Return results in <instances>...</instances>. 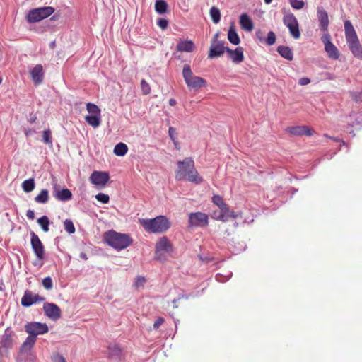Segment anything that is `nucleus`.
Segmentation results:
<instances>
[{
	"label": "nucleus",
	"instance_id": "23",
	"mask_svg": "<svg viewBox=\"0 0 362 362\" xmlns=\"http://www.w3.org/2000/svg\"><path fill=\"white\" fill-rule=\"evenodd\" d=\"M344 30L346 42L358 39L354 28L349 20L344 21Z\"/></svg>",
	"mask_w": 362,
	"mask_h": 362
},
{
	"label": "nucleus",
	"instance_id": "31",
	"mask_svg": "<svg viewBox=\"0 0 362 362\" xmlns=\"http://www.w3.org/2000/svg\"><path fill=\"white\" fill-rule=\"evenodd\" d=\"M49 198L48 189H43L40 191V194L34 198V200L37 204H46L48 202Z\"/></svg>",
	"mask_w": 362,
	"mask_h": 362
},
{
	"label": "nucleus",
	"instance_id": "43",
	"mask_svg": "<svg viewBox=\"0 0 362 362\" xmlns=\"http://www.w3.org/2000/svg\"><path fill=\"white\" fill-rule=\"evenodd\" d=\"M291 7L296 10L302 9L304 7L305 3L302 0H289Z\"/></svg>",
	"mask_w": 362,
	"mask_h": 362
},
{
	"label": "nucleus",
	"instance_id": "49",
	"mask_svg": "<svg viewBox=\"0 0 362 362\" xmlns=\"http://www.w3.org/2000/svg\"><path fill=\"white\" fill-rule=\"evenodd\" d=\"M157 24L162 30H165L168 25V21L165 18H159Z\"/></svg>",
	"mask_w": 362,
	"mask_h": 362
},
{
	"label": "nucleus",
	"instance_id": "29",
	"mask_svg": "<svg viewBox=\"0 0 362 362\" xmlns=\"http://www.w3.org/2000/svg\"><path fill=\"white\" fill-rule=\"evenodd\" d=\"M276 51L284 59L291 61L293 59V53L292 49L288 46L280 45L277 47Z\"/></svg>",
	"mask_w": 362,
	"mask_h": 362
},
{
	"label": "nucleus",
	"instance_id": "21",
	"mask_svg": "<svg viewBox=\"0 0 362 362\" xmlns=\"http://www.w3.org/2000/svg\"><path fill=\"white\" fill-rule=\"evenodd\" d=\"M31 78L35 85L40 84L44 78L43 67L41 64L35 65L30 71Z\"/></svg>",
	"mask_w": 362,
	"mask_h": 362
},
{
	"label": "nucleus",
	"instance_id": "33",
	"mask_svg": "<svg viewBox=\"0 0 362 362\" xmlns=\"http://www.w3.org/2000/svg\"><path fill=\"white\" fill-rule=\"evenodd\" d=\"M128 151V147L124 143H118L115 145L113 152L117 156H124Z\"/></svg>",
	"mask_w": 362,
	"mask_h": 362
},
{
	"label": "nucleus",
	"instance_id": "56",
	"mask_svg": "<svg viewBox=\"0 0 362 362\" xmlns=\"http://www.w3.org/2000/svg\"><path fill=\"white\" fill-rule=\"evenodd\" d=\"M26 216L28 219L33 220L35 218V212L33 210L29 209L26 212Z\"/></svg>",
	"mask_w": 362,
	"mask_h": 362
},
{
	"label": "nucleus",
	"instance_id": "25",
	"mask_svg": "<svg viewBox=\"0 0 362 362\" xmlns=\"http://www.w3.org/2000/svg\"><path fill=\"white\" fill-rule=\"evenodd\" d=\"M107 355L110 359H120L122 349L117 344H110L107 346Z\"/></svg>",
	"mask_w": 362,
	"mask_h": 362
},
{
	"label": "nucleus",
	"instance_id": "13",
	"mask_svg": "<svg viewBox=\"0 0 362 362\" xmlns=\"http://www.w3.org/2000/svg\"><path fill=\"white\" fill-rule=\"evenodd\" d=\"M90 181L96 186H105L110 180V174L106 171L94 170L90 176Z\"/></svg>",
	"mask_w": 362,
	"mask_h": 362
},
{
	"label": "nucleus",
	"instance_id": "37",
	"mask_svg": "<svg viewBox=\"0 0 362 362\" xmlns=\"http://www.w3.org/2000/svg\"><path fill=\"white\" fill-rule=\"evenodd\" d=\"M42 141L45 144L49 145V146H52V133L49 129H45L42 132Z\"/></svg>",
	"mask_w": 362,
	"mask_h": 362
},
{
	"label": "nucleus",
	"instance_id": "2",
	"mask_svg": "<svg viewBox=\"0 0 362 362\" xmlns=\"http://www.w3.org/2000/svg\"><path fill=\"white\" fill-rule=\"evenodd\" d=\"M139 223L144 230L150 233H163L170 227V223L165 216L139 219Z\"/></svg>",
	"mask_w": 362,
	"mask_h": 362
},
{
	"label": "nucleus",
	"instance_id": "26",
	"mask_svg": "<svg viewBox=\"0 0 362 362\" xmlns=\"http://www.w3.org/2000/svg\"><path fill=\"white\" fill-rule=\"evenodd\" d=\"M195 48L192 40H180L177 45L176 49L178 52H192Z\"/></svg>",
	"mask_w": 362,
	"mask_h": 362
},
{
	"label": "nucleus",
	"instance_id": "14",
	"mask_svg": "<svg viewBox=\"0 0 362 362\" xmlns=\"http://www.w3.org/2000/svg\"><path fill=\"white\" fill-rule=\"evenodd\" d=\"M45 298L38 294H34L31 291L26 290L21 298V305L23 307H30L37 302H43Z\"/></svg>",
	"mask_w": 362,
	"mask_h": 362
},
{
	"label": "nucleus",
	"instance_id": "34",
	"mask_svg": "<svg viewBox=\"0 0 362 362\" xmlns=\"http://www.w3.org/2000/svg\"><path fill=\"white\" fill-rule=\"evenodd\" d=\"M155 10L159 14H163L167 12L168 4L165 0H156L155 3Z\"/></svg>",
	"mask_w": 362,
	"mask_h": 362
},
{
	"label": "nucleus",
	"instance_id": "19",
	"mask_svg": "<svg viewBox=\"0 0 362 362\" xmlns=\"http://www.w3.org/2000/svg\"><path fill=\"white\" fill-rule=\"evenodd\" d=\"M227 54L234 64H238L244 60V49L242 47H238L235 49L227 48Z\"/></svg>",
	"mask_w": 362,
	"mask_h": 362
},
{
	"label": "nucleus",
	"instance_id": "10",
	"mask_svg": "<svg viewBox=\"0 0 362 362\" xmlns=\"http://www.w3.org/2000/svg\"><path fill=\"white\" fill-rule=\"evenodd\" d=\"M36 341L29 337H27L25 340L19 347L18 355L16 358L17 362H23L25 357L30 355L31 351L34 347Z\"/></svg>",
	"mask_w": 362,
	"mask_h": 362
},
{
	"label": "nucleus",
	"instance_id": "32",
	"mask_svg": "<svg viewBox=\"0 0 362 362\" xmlns=\"http://www.w3.org/2000/svg\"><path fill=\"white\" fill-rule=\"evenodd\" d=\"M21 187L25 192H31L33 190H34L35 187V182L34 178H29L24 180L21 185Z\"/></svg>",
	"mask_w": 362,
	"mask_h": 362
},
{
	"label": "nucleus",
	"instance_id": "50",
	"mask_svg": "<svg viewBox=\"0 0 362 362\" xmlns=\"http://www.w3.org/2000/svg\"><path fill=\"white\" fill-rule=\"evenodd\" d=\"M255 37L260 42H264V40H265L264 32L262 31V30L259 29V30H256Z\"/></svg>",
	"mask_w": 362,
	"mask_h": 362
},
{
	"label": "nucleus",
	"instance_id": "58",
	"mask_svg": "<svg viewBox=\"0 0 362 362\" xmlns=\"http://www.w3.org/2000/svg\"><path fill=\"white\" fill-rule=\"evenodd\" d=\"M352 126H360L362 127V122H361L358 119H356L353 122Z\"/></svg>",
	"mask_w": 362,
	"mask_h": 362
},
{
	"label": "nucleus",
	"instance_id": "30",
	"mask_svg": "<svg viewBox=\"0 0 362 362\" xmlns=\"http://www.w3.org/2000/svg\"><path fill=\"white\" fill-rule=\"evenodd\" d=\"M85 120L89 125H90L93 128H97L100 125L101 123V115H88L85 117Z\"/></svg>",
	"mask_w": 362,
	"mask_h": 362
},
{
	"label": "nucleus",
	"instance_id": "60",
	"mask_svg": "<svg viewBox=\"0 0 362 362\" xmlns=\"http://www.w3.org/2000/svg\"><path fill=\"white\" fill-rule=\"evenodd\" d=\"M37 119V117L35 115H30V119H29V122L30 123H34Z\"/></svg>",
	"mask_w": 362,
	"mask_h": 362
},
{
	"label": "nucleus",
	"instance_id": "47",
	"mask_svg": "<svg viewBox=\"0 0 362 362\" xmlns=\"http://www.w3.org/2000/svg\"><path fill=\"white\" fill-rule=\"evenodd\" d=\"M351 96L356 103H362V91L351 92Z\"/></svg>",
	"mask_w": 362,
	"mask_h": 362
},
{
	"label": "nucleus",
	"instance_id": "38",
	"mask_svg": "<svg viewBox=\"0 0 362 362\" xmlns=\"http://www.w3.org/2000/svg\"><path fill=\"white\" fill-rule=\"evenodd\" d=\"M86 110L90 115H100V110L95 104L88 103Z\"/></svg>",
	"mask_w": 362,
	"mask_h": 362
},
{
	"label": "nucleus",
	"instance_id": "16",
	"mask_svg": "<svg viewBox=\"0 0 362 362\" xmlns=\"http://www.w3.org/2000/svg\"><path fill=\"white\" fill-rule=\"evenodd\" d=\"M189 225L190 226H206L208 225V216L202 212L191 213L189 215Z\"/></svg>",
	"mask_w": 362,
	"mask_h": 362
},
{
	"label": "nucleus",
	"instance_id": "44",
	"mask_svg": "<svg viewBox=\"0 0 362 362\" xmlns=\"http://www.w3.org/2000/svg\"><path fill=\"white\" fill-rule=\"evenodd\" d=\"M42 284L46 290H51L53 287L52 278L50 276L44 278L42 281Z\"/></svg>",
	"mask_w": 362,
	"mask_h": 362
},
{
	"label": "nucleus",
	"instance_id": "64",
	"mask_svg": "<svg viewBox=\"0 0 362 362\" xmlns=\"http://www.w3.org/2000/svg\"><path fill=\"white\" fill-rule=\"evenodd\" d=\"M221 278H222V275H221V274H216V279L218 281H222Z\"/></svg>",
	"mask_w": 362,
	"mask_h": 362
},
{
	"label": "nucleus",
	"instance_id": "5",
	"mask_svg": "<svg viewBox=\"0 0 362 362\" xmlns=\"http://www.w3.org/2000/svg\"><path fill=\"white\" fill-rule=\"evenodd\" d=\"M54 12V8L51 6H44L31 9L26 16V20L30 23L39 22Z\"/></svg>",
	"mask_w": 362,
	"mask_h": 362
},
{
	"label": "nucleus",
	"instance_id": "45",
	"mask_svg": "<svg viewBox=\"0 0 362 362\" xmlns=\"http://www.w3.org/2000/svg\"><path fill=\"white\" fill-rule=\"evenodd\" d=\"M95 199L103 204H107L110 201L109 196L103 193H98V194H96Z\"/></svg>",
	"mask_w": 362,
	"mask_h": 362
},
{
	"label": "nucleus",
	"instance_id": "28",
	"mask_svg": "<svg viewBox=\"0 0 362 362\" xmlns=\"http://www.w3.org/2000/svg\"><path fill=\"white\" fill-rule=\"evenodd\" d=\"M228 40L229 42L234 45H238L240 42V39L238 35L233 23H231L230 26L228 31Z\"/></svg>",
	"mask_w": 362,
	"mask_h": 362
},
{
	"label": "nucleus",
	"instance_id": "4",
	"mask_svg": "<svg viewBox=\"0 0 362 362\" xmlns=\"http://www.w3.org/2000/svg\"><path fill=\"white\" fill-rule=\"evenodd\" d=\"M182 76L190 89L197 90L206 86V81L202 77L194 76L189 64H185L182 69Z\"/></svg>",
	"mask_w": 362,
	"mask_h": 362
},
{
	"label": "nucleus",
	"instance_id": "55",
	"mask_svg": "<svg viewBox=\"0 0 362 362\" xmlns=\"http://www.w3.org/2000/svg\"><path fill=\"white\" fill-rule=\"evenodd\" d=\"M310 83V79L308 77H303L299 79L298 84L300 86H305Z\"/></svg>",
	"mask_w": 362,
	"mask_h": 362
},
{
	"label": "nucleus",
	"instance_id": "36",
	"mask_svg": "<svg viewBox=\"0 0 362 362\" xmlns=\"http://www.w3.org/2000/svg\"><path fill=\"white\" fill-rule=\"evenodd\" d=\"M37 223L40 226L42 230L44 232H48L49 228V226L50 223L49 219L47 216H42L37 219Z\"/></svg>",
	"mask_w": 362,
	"mask_h": 362
},
{
	"label": "nucleus",
	"instance_id": "27",
	"mask_svg": "<svg viewBox=\"0 0 362 362\" xmlns=\"http://www.w3.org/2000/svg\"><path fill=\"white\" fill-rule=\"evenodd\" d=\"M72 193L69 189L54 190V197L59 201L66 202L72 198Z\"/></svg>",
	"mask_w": 362,
	"mask_h": 362
},
{
	"label": "nucleus",
	"instance_id": "39",
	"mask_svg": "<svg viewBox=\"0 0 362 362\" xmlns=\"http://www.w3.org/2000/svg\"><path fill=\"white\" fill-rule=\"evenodd\" d=\"M65 230L69 234H74L76 231L75 226L71 219H66L64 222Z\"/></svg>",
	"mask_w": 362,
	"mask_h": 362
},
{
	"label": "nucleus",
	"instance_id": "11",
	"mask_svg": "<svg viewBox=\"0 0 362 362\" xmlns=\"http://www.w3.org/2000/svg\"><path fill=\"white\" fill-rule=\"evenodd\" d=\"M321 40L325 45V50L328 57L332 59H338L339 52L337 47L331 42V36L329 33H325L321 37Z\"/></svg>",
	"mask_w": 362,
	"mask_h": 362
},
{
	"label": "nucleus",
	"instance_id": "54",
	"mask_svg": "<svg viewBox=\"0 0 362 362\" xmlns=\"http://www.w3.org/2000/svg\"><path fill=\"white\" fill-rule=\"evenodd\" d=\"M220 209H221L223 211V214L224 215V218L226 219V221H228L229 219V213H230V209H229L228 205L226 204L225 206L220 208Z\"/></svg>",
	"mask_w": 362,
	"mask_h": 362
},
{
	"label": "nucleus",
	"instance_id": "7",
	"mask_svg": "<svg viewBox=\"0 0 362 362\" xmlns=\"http://www.w3.org/2000/svg\"><path fill=\"white\" fill-rule=\"evenodd\" d=\"M16 332L10 327H7L0 337V346L6 353L12 349L16 343Z\"/></svg>",
	"mask_w": 362,
	"mask_h": 362
},
{
	"label": "nucleus",
	"instance_id": "18",
	"mask_svg": "<svg viewBox=\"0 0 362 362\" xmlns=\"http://www.w3.org/2000/svg\"><path fill=\"white\" fill-rule=\"evenodd\" d=\"M228 47L224 46V42L220 41L211 43L209 52V58L213 59L221 57L225 52L227 53Z\"/></svg>",
	"mask_w": 362,
	"mask_h": 362
},
{
	"label": "nucleus",
	"instance_id": "1",
	"mask_svg": "<svg viewBox=\"0 0 362 362\" xmlns=\"http://www.w3.org/2000/svg\"><path fill=\"white\" fill-rule=\"evenodd\" d=\"M177 165L176 180H185L194 184H200L203 182V177L196 170L192 158L187 157L183 160L177 161Z\"/></svg>",
	"mask_w": 362,
	"mask_h": 362
},
{
	"label": "nucleus",
	"instance_id": "63",
	"mask_svg": "<svg viewBox=\"0 0 362 362\" xmlns=\"http://www.w3.org/2000/svg\"><path fill=\"white\" fill-rule=\"evenodd\" d=\"M175 103H176V100L175 99H173V98L170 99V100H169L170 105L173 106V105H175Z\"/></svg>",
	"mask_w": 362,
	"mask_h": 362
},
{
	"label": "nucleus",
	"instance_id": "6",
	"mask_svg": "<svg viewBox=\"0 0 362 362\" xmlns=\"http://www.w3.org/2000/svg\"><path fill=\"white\" fill-rule=\"evenodd\" d=\"M25 331L28 334L29 337L37 339V336L47 333L49 327L46 323L40 322H27L25 326Z\"/></svg>",
	"mask_w": 362,
	"mask_h": 362
},
{
	"label": "nucleus",
	"instance_id": "35",
	"mask_svg": "<svg viewBox=\"0 0 362 362\" xmlns=\"http://www.w3.org/2000/svg\"><path fill=\"white\" fill-rule=\"evenodd\" d=\"M209 13H210L211 20L214 23H218L220 22L221 12H220V10L217 7L212 6L210 8Z\"/></svg>",
	"mask_w": 362,
	"mask_h": 362
},
{
	"label": "nucleus",
	"instance_id": "53",
	"mask_svg": "<svg viewBox=\"0 0 362 362\" xmlns=\"http://www.w3.org/2000/svg\"><path fill=\"white\" fill-rule=\"evenodd\" d=\"M52 359L53 362H66L64 357L59 354L54 355Z\"/></svg>",
	"mask_w": 362,
	"mask_h": 362
},
{
	"label": "nucleus",
	"instance_id": "52",
	"mask_svg": "<svg viewBox=\"0 0 362 362\" xmlns=\"http://www.w3.org/2000/svg\"><path fill=\"white\" fill-rule=\"evenodd\" d=\"M165 320L162 317H159L156 319V320L153 323V329H158L159 327L164 322Z\"/></svg>",
	"mask_w": 362,
	"mask_h": 362
},
{
	"label": "nucleus",
	"instance_id": "40",
	"mask_svg": "<svg viewBox=\"0 0 362 362\" xmlns=\"http://www.w3.org/2000/svg\"><path fill=\"white\" fill-rule=\"evenodd\" d=\"M212 202L216 205L219 209L225 206L227 204L225 203L222 197L218 194H214L212 197Z\"/></svg>",
	"mask_w": 362,
	"mask_h": 362
},
{
	"label": "nucleus",
	"instance_id": "48",
	"mask_svg": "<svg viewBox=\"0 0 362 362\" xmlns=\"http://www.w3.org/2000/svg\"><path fill=\"white\" fill-rule=\"evenodd\" d=\"M145 282V278L144 276H139L136 278L134 286L139 288L140 286H143Z\"/></svg>",
	"mask_w": 362,
	"mask_h": 362
},
{
	"label": "nucleus",
	"instance_id": "46",
	"mask_svg": "<svg viewBox=\"0 0 362 362\" xmlns=\"http://www.w3.org/2000/svg\"><path fill=\"white\" fill-rule=\"evenodd\" d=\"M141 88L144 95H148L151 92L150 86L144 79L141 81Z\"/></svg>",
	"mask_w": 362,
	"mask_h": 362
},
{
	"label": "nucleus",
	"instance_id": "24",
	"mask_svg": "<svg viewBox=\"0 0 362 362\" xmlns=\"http://www.w3.org/2000/svg\"><path fill=\"white\" fill-rule=\"evenodd\" d=\"M240 24L241 28L246 31H252L254 28V24L250 16L244 13L240 16Z\"/></svg>",
	"mask_w": 362,
	"mask_h": 362
},
{
	"label": "nucleus",
	"instance_id": "41",
	"mask_svg": "<svg viewBox=\"0 0 362 362\" xmlns=\"http://www.w3.org/2000/svg\"><path fill=\"white\" fill-rule=\"evenodd\" d=\"M211 216L215 220L226 222V219L224 218V215L223 214V211L220 209L219 210L214 211Z\"/></svg>",
	"mask_w": 362,
	"mask_h": 362
},
{
	"label": "nucleus",
	"instance_id": "20",
	"mask_svg": "<svg viewBox=\"0 0 362 362\" xmlns=\"http://www.w3.org/2000/svg\"><path fill=\"white\" fill-rule=\"evenodd\" d=\"M286 132L293 136H311L313 131L308 126L288 127L286 129Z\"/></svg>",
	"mask_w": 362,
	"mask_h": 362
},
{
	"label": "nucleus",
	"instance_id": "61",
	"mask_svg": "<svg viewBox=\"0 0 362 362\" xmlns=\"http://www.w3.org/2000/svg\"><path fill=\"white\" fill-rule=\"evenodd\" d=\"M180 299V298H175L173 300V308H176L177 306L176 305V303H177V301Z\"/></svg>",
	"mask_w": 362,
	"mask_h": 362
},
{
	"label": "nucleus",
	"instance_id": "51",
	"mask_svg": "<svg viewBox=\"0 0 362 362\" xmlns=\"http://www.w3.org/2000/svg\"><path fill=\"white\" fill-rule=\"evenodd\" d=\"M176 134V129L173 127H170L169 129H168V134H169V136L170 138L171 139V140L173 141V143L175 144H176V139H175V135Z\"/></svg>",
	"mask_w": 362,
	"mask_h": 362
},
{
	"label": "nucleus",
	"instance_id": "9",
	"mask_svg": "<svg viewBox=\"0 0 362 362\" xmlns=\"http://www.w3.org/2000/svg\"><path fill=\"white\" fill-rule=\"evenodd\" d=\"M283 23L288 28L291 35L294 39L300 38L299 25L297 18L293 13H290L285 15L283 18Z\"/></svg>",
	"mask_w": 362,
	"mask_h": 362
},
{
	"label": "nucleus",
	"instance_id": "8",
	"mask_svg": "<svg viewBox=\"0 0 362 362\" xmlns=\"http://www.w3.org/2000/svg\"><path fill=\"white\" fill-rule=\"evenodd\" d=\"M173 251L172 244L166 236L160 238L156 244L155 247V258L158 260H165V257L163 252L171 253Z\"/></svg>",
	"mask_w": 362,
	"mask_h": 362
},
{
	"label": "nucleus",
	"instance_id": "12",
	"mask_svg": "<svg viewBox=\"0 0 362 362\" xmlns=\"http://www.w3.org/2000/svg\"><path fill=\"white\" fill-rule=\"evenodd\" d=\"M31 239L30 244L32 250L39 260H42L45 258V247L39 237L32 231L30 233Z\"/></svg>",
	"mask_w": 362,
	"mask_h": 362
},
{
	"label": "nucleus",
	"instance_id": "22",
	"mask_svg": "<svg viewBox=\"0 0 362 362\" xmlns=\"http://www.w3.org/2000/svg\"><path fill=\"white\" fill-rule=\"evenodd\" d=\"M349 47L352 52L353 55L362 60V46L360 44L359 40H354L347 42Z\"/></svg>",
	"mask_w": 362,
	"mask_h": 362
},
{
	"label": "nucleus",
	"instance_id": "42",
	"mask_svg": "<svg viewBox=\"0 0 362 362\" xmlns=\"http://www.w3.org/2000/svg\"><path fill=\"white\" fill-rule=\"evenodd\" d=\"M276 40L275 33L273 31H269L267 34V37H265L264 42L267 45H273Z\"/></svg>",
	"mask_w": 362,
	"mask_h": 362
},
{
	"label": "nucleus",
	"instance_id": "3",
	"mask_svg": "<svg viewBox=\"0 0 362 362\" xmlns=\"http://www.w3.org/2000/svg\"><path fill=\"white\" fill-rule=\"evenodd\" d=\"M103 239L105 243L117 250L127 248L133 242L129 235L117 233L112 230L105 232Z\"/></svg>",
	"mask_w": 362,
	"mask_h": 362
},
{
	"label": "nucleus",
	"instance_id": "17",
	"mask_svg": "<svg viewBox=\"0 0 362 362\" xmlns=\"http://www.w3.org/2000/svg\"><path fill=\"white\" fill-rule=\"evenodd\" d=\"M317 15L320 30L323 32V34L329 33L328 26L329 21L327 12L322 7H318Z\"/></svg>",
	"mask_w": 362,
	"mask_h": 362
},
{
	"label": "nucleus",
	"instance_id": "15",
	"mask_svg": "<svg viewBox=\"0 0 362 362\" xmlns=\"http://www.w3.org/2000/svg\"><path fill=\"white\" fill-rule=\"evenodd\" d=\"M43 310L46 316L52 320H57L61 317L62 311L59 307L53 303H45Z\"/></svg>",
	"mask_w": 362,
	"mask_h": 362
},
{
	"label": "nucleus",
	"instance_id": "57",
	"mask_svg": "<svg viewBox=\"0 0 362 362\" xmlns=\"http://www.w3.org/2000/svg\"><path fill=\"white\" fill-rule=\"evenodd\" d=\"M241 215V213H237V212H235L233 211H230V213H229V218H235L237 217H238L239 216Z\"/></svg>",
	"mask_w": 362,
	"mask_h": 362
},
{
	"label": "nucleus",
	"instance_id": "59",
	"mask_svg": "<svg viewBox=\"0 0 362 362\" xmlns=\"http://www.w3.org/2000/svg\"><path fill=\"white\" fill-rule=\"evenodd\" d=\"M218 35H219L218 33H216L214 35V36L213 37L212 43H216V42H220V41L218 40Z\"/></svg>",
	"mask_w": 362,
	"mask_h": 362
},
{
	"label": "nucleus",
	"instance_id": "62",
	"mask_svg": "<svg viewBox=\"0 0 362 362\" xmlns=\"http://www.w3.org/2000/svg\"><path fill=\"white\" fill-rule=\"evenodd\" d=\"M325 136L327 137V138H329L330 139H332L335 141H339L340 139H338V138H334V137H332V136H329L327 134H325Z\"/></svg>",
	"mask_w": 362,
	"mask_h": 362
}]
</instances>
